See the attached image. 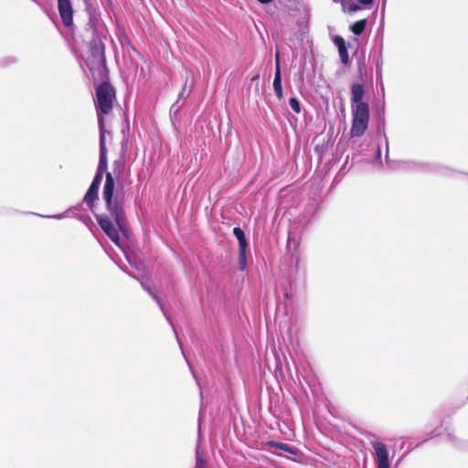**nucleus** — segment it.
<instances>
[{"label":"nucleus","instance_id":"1","mask_svg":"<svg viewBox=\"0 0 468 468\" xmlns=\"http://www.w3.org/2000/svg\"><path fill=\"white\" fill-rule=\"evenodd\" d=\"M115 98L113 88L106 82L100 84L96 89L97 99V114L100 128V141L103 134V142L105 143V123L103 114H108L112 109V102Z\"/></svg>","mask_w":468,"mask_h":468},{"label":"nucleus","instance_id":"2","mask_svg":"<svg viewBox=\"0 0 468 468\" xmlns=\"http://www.w3.org/2000/svg\"><path fill=\"white\" fill-rule=\"evenodd\" d=\"M107 168H108L107 149H106V144L103 142V134H101V147H100V160H99L97 173H96V175L92 180V183L90 186V187L83 198V201L90 207H91L93 206L94 201L98 197L99 187L101 183L103 175L107 171Z\"/></svg>","mask_w":468,"mask_h":468},{"label":"nucleus","instance_id":"3","mask_svg":"<svg viewBox=\"0 0 468 468\" xmlns=\"http://www.w3.org/2000/svg\"><path fill=\"white\" fill-rule=\"evenodd\" d=\"M114 179L111 173H106L105 184L103 186L102 196L106 202L107 207L120 229L123 226V212L121 205L113 201Z\"/></svg>","mask_w":468,"mask_h":468},{"label":"nucleus","instance_id":"4","mask_svg":"<svg viewBox=\"0 0 468 468\" xmlns=\"http://www.w3.org/2000/svg\"><path fill=\"white\" fill-rule=\"evenodd\" d=\"M352 108V127L353 137L362 136L367 129L369 122V107L367 103L351 105Z\"/></svg>","mask_w":468,"mask_h":468},{"label":"nucleus","instance_id":"5","mask_svg":"<svg viewBox=\"0 0 468 468\" xmlns=\"http://www.w3.org/2000/svg\"><path fill=\"white\" fill-rule=\"evenodd\" d=\"M374 450L376 468H390L389 454L387 446L381 441L371 442Z\"/></svg>","mask_w":468,"mask_h":468},{"label":"nucleus","instance_id":"6","mask_svg":"<svg viewBox=\"0 0 468 468\" xmlns=\"http://www.w3.org/2000/svg\"><path fill=\"white\" fill-rule=\"evenodd\" d=\"M233 234L237 238L239 241V269L241 271H244L247 266V257H246V250H247V240L245 237L244 231L239 228L236 227L233 229Z\"/></svg>","mask_w":468,"mask_h":468},{"label":"nucleus","instance_id":"7","mask_svg":"<svg viewBox=\"0 0 468 468\" xmlns=\"http://www.w3.org/2000/svg\"><path fill=\"white\" fill-rule=\"evenodd\" d=\"M58 9L65 27H69L73 22V8L70 0H58Z\"/></svg>","mask_w":468,"mask_h":468},{"label":"nucleus","instance_id":"8","mask_svg":"<svg viewBox=\"0 0 468 468\" xmlns=\"http://www.w3.org/2000/svg\"><path fill=\"white\" fill-rule=\"evenodd\" d=\"M98 223L106 235L116 244L120 245L118 229L107 217H97Z\"/></svg>","mask_w":468,"mask_h":468},{"label":"nucleus","instance_id":"9","mask_svg":"<svg viewBox=\"0 0 468 468\" xmlns=\"http://www.w3.org/2000/svg\"><path fill=\"white\" fill-rule=\"evenodd\" d=\"M141 285L142 287L148 292V293L153 297V299L158 303L159 307L161 308L164 315L166 317L167 321L171 325H173L170 316L167 314V312L164 306V303L159 296L156 295L154 291L150 287L149 281L147 279H142L141 280Z\"/></svg>","mask_w":468,"mask_h":468},{"label":"nucleus","instance_id":"10","mask_svg":"<svg viewBox=\"0 0 468 468\" xmlns=\"http://www.w3.org/2000/svg\"><path fill=\"white\" fill-rule=\"evenodd\" d=\"M364 86L359 83H354L351 85V102L352 105H358L365 103L362 100L364 97Z\"/></svg>","mask_w":468,"mask_h":468},{"label":"nucleus","instance_id":"11","mask_svg":"<svg viewBox=\"0 0 468 468\" xmlns=\"http://www.w3.org/2000/svg\"><path fill=\"white\" fill-rule=\"evenodd\" d=\"M273 90L279 99L282 97V73L281 64L276 65L275 76L273 80Z\"/></svg>","mask_w":468,"mask_h":468},{"label":"nucleus","instance_id":"12","mask_svg":"<svg viewBox=\"0 0 468 468\" xmlns=\"http://www.w3.org/2000/svg\"><path fill=\"white\" fill-rule=\"evenodd\" d=\"M366 25H367V21L365 19L359 20V21H356V23H354L351 26L350 29L355 35L359 36L365 30Z\"/></svg>","mask_w":468,"mask_h":468},{"label":"nucleus","instance_id":"13","mask_svg":"<svg viewBox=\"0 0 468 468\" xmlns=\"http://www.w3.org/2000/svg\"><path fill=\"white\" fill-rule=\"evenodd\" d=\"M335 2H340L342 8L345 12L353 13L359 9L358 5L353 3H349V0H334Z\"/></svg>","mask_w":468,"mask_h":468},{"label":"nucleus","instance_id":"14","mask_svg":"<svg viewBox=\"0 0 468 468\" xmlns=\"http://www.w3.org/2000/svg\"><path fill=\"white\" fill-rule=\"evenodd\" d=\"M271 446L276 448V449H280V450H282L284 452H290L292 454H296L297 451L291 447L289 444L287 443H283V442H275V441H271Z\"/></svg>","mask_w":468,"mask_h":468},{"label":"nucleus","instance_id":"15","mask_svg":"<svg viewBox=\"0 0 468 468\" xmlns=\"http://www.w3.org/2000/svg\"><path fill=\"white\" fill-rule=\"evenodd\" d=\"M195 468H207V463L199 452V448L197 449V452H196Z\"/></svg>","mask_w":468,"mask_h":468},{"label":"nucleus","instance_id":"16","mask_svg":"<svg viewBox=\"0 0 468 468\" xmlns=\"http://www.w3.org/2000/svg\"><path fill=\"white\" fill-rule=\"evenodd\" d=\"M289 105L294 112H296V113L301 112V105H300L299 101L296 98H290Z\"/></svg>","mask_w":468,"mask_h":468},{"label":"nucleus","instance_id":"17","mask_svg":"<svg viewBox=\"0 0 468 468\" xmlns=\"http://www.w3.org/2000/svg\"><path fill=\"white\" fill-rule=\"evenodd\" d=\"M339 54H340L342 62L346 63V61L348 59V56H347L346 47L339 48Z\"/></svg>","mask_w":468,"mask_h":468},{"label":"nucleus","instance_id":"18","mask_svg":"<svg viewBox=\"0 0 468 468\" xmlns=\"http://www.w3.org/2000/svg\"><path fill=\"white\" fill-rule=\"evenodd\" d=\"M335 43L338 46V48L345 47V40L341 37H336L335 38Z\"/></svg>","mask_w":468,"mask_h":468},{"label":"nucleus","instance_id":"19","mask_svg":"<svg viewBox=\"0 0 468 468\" xmlns=\"http://www.w3.org/2000/svg\"><path fill=\"white\" fill-rule=\"evenodd\" d=\"M292 245L296 247L297 246V241H296V239L293 237L289 235L288 239H287V246H288V248H291Z\"/></svg>","mask_w":468,"mask_h":468},{"label":"nucleus","instance_id":"20","mask_svg":"<svg viewBox=\"0 0 468 468\" xmlns=\"http://www.w3.org/2000/svg\"><path fill=\"white\" fill-rule=\"evenodd\" d=\"M46 218H57V219H61L63 218H65V214L64 213H60V214H56V215H52V216H45Z\"/></svg>","mask_w":468,"mask_h":468},{"label":"nucleus","instance_id":"21","mask_svg":"<svg viewBox=\"0 0 468 468\" xmlns=\"http://www.w3.org/2000/svg\"><path fill=\"white\" fill-rule=\"evenodd\" d=\"M360 4L364 5H370L372 3L373 0H357Z\"/></svg>","mask_w":468,"mask_h":468},{"label":"nucleus","instance_id":"22","mask_svg":"<svg viewBox=\"0 0 468 468\" xmlns=\"http://www.w3.org/2000/svg\"><path fill=\"white\" fill-rule=\"evenodd\" d=\"M278 64H280V54L279 52H276V56H275V66Z\"/></svg>","mask_w":468,"mask_h":468},{"label":"nucleus","instance_id":"23","mask_svg":"<svg viewBox=\"0 0 468 468\" xmlns=\"http://www.w3.org/2000/svg\"><path fill=\"white\" fill-rule=\"evenodd\" d=\"M261 4H268L271 3L272 0H258Z\"/></svg>","mask_w":468,"mask_h":468}]
</instances>
